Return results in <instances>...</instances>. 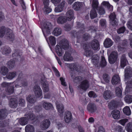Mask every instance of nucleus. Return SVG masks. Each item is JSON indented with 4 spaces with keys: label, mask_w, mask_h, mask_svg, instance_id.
<instances>
[{
    "label": "nucleus",
    "mask_w": 132,
    "mask_h": 132,
    "mask_svg": "<svg viewBox=\"0 0 132 132\" xmlns=\"http://www.w3.org/2000/svg\"><path fill=\"white\" fill-rule=\"evenodd\" d=\"M50 124V122L48 120H45L41 122L40 126L43 129L45 130L49 127Z\"/></svg>",
    "instance_id": "15"
},
{
    "label": "nucleus",
    "mask_w": 132,
    "mask_h": 132,
    "mask_svg": "<svg viewBox=\"0 0 132 132\" xmlns=\"http://www.w3.org/2000/svg\"><path fill=\"white\" fill-rule=\"evenodd\" d=\"M26 117L20 119L19 120V122L21 125H24L27 123L28 120H32L35 119V116L32 114H30L26 115Z\"/></svg>",
    "instance_id": "5"
},
{
    "label": "nucleus",
    "mask_w": 132,
    "mask_h": 132,
    "mask_svg": "<svg viewBox=\"0 0 132 132\" xmlns=\"http://www.w3.org/2000/svg\"><path fill=\"white\" fill-rule=\"evenodd\" d=\"M83 3H82L77 2L75 3L72 5V7L73 9L76 10H79L83 6Z\"/></svg>",
    "instance_id": "23"
},
{
    "label": "nucleus",
    "mask_w": 132,
    "mask_h": 132,
    "mask_svg": "<svg viewBox=\"0 0 132 132\" xmlns=\"http://www.w3.org/2000/svg\"><path fill=\"white\" fill-rule=\"evenodd\" d=\"M109 18L110 20V22L112 25H117V23L116 19V15L114 12L111 13Z\"/></svg>",
    "instance_id": "19"
},
{
    "label": "nucleus",
    "mask_w": 132,
    "mask_h": 132,
    "mask_svg": "<svg viewBox=\"0 0 132 132\" xmlns=\"http://www.w3.org/2000/svg\"><path fill=\"white\" fill-rule=\"evenodd\" d=\"M128 63L126 58V56L125 55H123L121 58L120 66L122 68H124Z\"/></svg>",
    "instance_id": "29"
},
{
    "label": "nucleus",
    "mask_w": 132,
    "mask_h": 132,
    "mask_svg": "<svg viewBox=\"0 0 132 132\" xmlns=\"http://www.w3.org/2000/svg\"><path fill=\"white\" fill-rule=\"evenodd\" d=\"M89 85L88 81L87 80H85L82 81L78 87V90L82 89L86 90L88 87Z\"/></svg>",
    "instance_id": "13"
},
{
    "label": "nucleus",
    "mask_w": 132,
    "mask_h": 132,
    "mask_svg": "<svg viewBox=\"0 0 132 132\" xmlns=\"http://www.w3.org/2000/svg\"><path fill=\"white\" fill-rule=\"evenodd\" d=\"M127 26L129 29L132 30V21H129L127 23Z\"/></svg>",
    "instance_id": "57"
},
{
    "label": "nucleus",
    "mask_w": 132,
    "mask_h": 132,
    "mask_svg": "<svg viewBox=\"0 0 132 132\" xmlns=\"http://www.w3.org/2000/svg\"><path fill=\"white\" fill-rule=\"evenodd\" d=\"M60 45H56L55 51L57 55L61 56L64 52V50L62 48L65 50L67 49L69 47V43L66 39H64L62 40Z\"/></svg>",
    "instance_id": "1"
},
{
    "label": "nucleus",
    "mask_w": 132,
    "mask_h": 132,
    "mask_svg": "<svg viewBox=\"0 0 132 132\" xmlns=\"http://www.w3.org/2000/svg\"><path fill=\"white\" fill-rule=\"evenodd\" d=\"M66 21V20L65 19L64 16H60L57 19V22L59 24H63Z\"/></svg>",
    "instance_id": "36"
},
{
    "label": "nucleus",
    "mask_w": 132,
    "mask_h": 132,
    "mask_svg": "<svg viewBox=\"0 0 132 132\" xmlns=\"http://www.w3.org/2000/svg\"><path fill=\"white\" fill-rule=\"evenodd\" d=\"M14 62L13 60H11L7 63L8 67L10 69L13 68L14 65Z\"/></svg>",
    "instance_id": "46"
},
{
    "label": "nucleus",
    "mask_w": 132,
    "mask_h": 132,
    "mask_svg": "<svg viewBox=\"0 0 132 132\" xmlns=\"http://www.w3.org/2000/svg\"><path fill=\"white\" fill-rule=\"evenodd\" d=\"M127 119H122L119 121V122L122 126L125 125V123L128 121Z\"/></svg>",
    "instance_id": "50"
},
{
    "label": "nucleus",
    "mask_w": 132,
    "mask_h": 132,
    "mask_svg": "<svg viewBox=\"0 0 132 132\" xmlns=\"http://www.w3.org/2000/svg\"><path fill=\"white\" fill-rule=\"evenodd\" d=\"M104 7H106L110 10V11L113 10V7L110 5L108 2L103 1L101 4V6L98 7L97 10L98 11L99 14L100 15H102L105 13V11Z\"/></svg>",
    "instance_id": "4"
},
{
    "label": "nucleus",
    "mask_w": 132,
    "mask_h": 132,
    "mask_svg": "<svg viewBox=\"0 0 132 132\" xmlns=\"http://www.w3.org/2000/svg\"><path fill=\"white\" fill-rule=\"evenodd\" d=\"M34 91L35 96L37 97H42V92L40 87L38 85L35 86L34 88Z\"/></svg>",
    "instance_id": "8"
},
{
    "label": "nucleus",
    "mask_w": 132,
    "mask_h": 132,
    "mask_svg": "<svg viewBox=\"0 0 132 132\" xmlns=\"http://www.w3.org/2000/svg\"><path fill=\"white\" fill-rule=\"evenodd\" d=\"M125 28L124 27H122L119 28L117 30V32L118 33L120 34L123 33L125 30Z\"/></svg>",
    "instance_id": "54"
},
{
    "label": "nucleus",
    "mask_w": 132,
    "mask_h": 132,
    "mask_svg": "<svg viewBox=\"0 0 132 132\" xmlns=\"http://www.w3.org/2000/svg\"><path fill=\"white\" fill-rule=\"evenodd\" d=\"M113 42L109 38L106 39L104 43V47L106 48H109L113 44Z\"/></svg>",
    "instance_id": "27"
},
{
    "label": "nucleus",
    "mask_w": 132,
    "mask_h": 132,
    "mask_svg": "<svg viewBox=\"0 0 132 132\" xmlns=\"http://www.w3.org/2000/svg\"><path fill=\"white\" fill-rule=\"evenodd\" d=\"M14 84L15 87L19 88L26 86L27 83L25 81L23 80L22 77H20V75H19L18 79L14 82Z\"/></svg>",
    "instance_id": "6"
},
{
    "label": "nucleus",
    "mask_w": 132,
    "mask_h": 132,
    "mask_svg": "<svg viewBox=\"0 0 132 132\" xmlns=\"http://www.w3.org/2000/svg\"><path fill=\"white\" fill-rule=\"evenodd\" d=\"M101 65L102 66H104L106 65V61L105 58L103 56L101 57Z\"/></svg>",
    "instance_id": "56"
},
{
    "label": "nucleus",
    "mask_w": 132,
    "mask_h": 132,
    "mask_svg": "<svg viewBox=\"0 0 132 132\" xmlns=\"http://www.w3.org/2000/svg\"><path fill=\"white\" fill-rule=\"evenodd\" d=\"M97 15V13L95 9H92L90 12V15L92 19H93L96 17Z\"/></svg>",
    "instance_id": "39"
},
{
    "label": "nucleus",
    "mask_w": 132,
    "mask_h": 132,
    "mask_svg": "<svg viewBox=\"0 0 132 132\" xmlns=\"http://www.w3.org/2000/svg\"><path fill=\"white\" fill-rule=\"evenodd\" d=\"M42 106L46 110H48L52 109V104L46 102H44Z\"/></svg>",
    "instance_id": "33"
},
{
    "label": "nucleus",
    "mask_w": 132,
    "mask_h": 132,
    "mask_svg": "<svg viewBox=\"0 0 132 132\" xmlns=\"http://www.w3.org/2000/svg\"><path fill=\"white\" fill-rule=\"evenodd\" d=\"M7 111L5 109L0 110V120L4 118L7 116Z\"/></svg>",
    "instance_id": "34"
},
{
    "label": "nucleus",
    "mask_w": 132,
    "mask_h": 132,
    "mask_svg": "<svg viewBox=\"0 0 132 132\" xmlns=\"http://www.w3.org/2000/svg\"><path fill=\"white\" fill-rule=\"evenodd\" d=\"M81 26H82V27H81V30L80 31H79L78 32H77L76 34L75 35H74L75 36L77 37V36L79 34L81 35V34H82L84 32V31L83 30L84 29L83 28V26L81 25Z\"/></svg>",
    "instance_id": "55"
},
{
    "label": "nucleus",
    "mask_w": 132,
    "mask_h": 132,
    "mask_svg": "<svg viewBox=\"0 0 132 132\" xmlns=\"http://www.w3.org/2000/svg\"><path fill=\"white\" fill-rule=\"evenodd\" d=\"M104 98L106 100L110 98L111 97L110 92L109 91H105L103 94Z\"/></svg>",
    "instance_id": "41"
},
{
    "label": "nucleus",
    "mask_w": 132,
    "mask_h": 132,
    "mask_svg": "<svg viewBox=\"0 0 132 132\" xmlns=\"http://www.w3.org/2000/svg\"><path fill=\"white\" fill-rule=\"evenodd\" d=\"M70 66L71 67V69H73V70H76V71H78L79 70H78V68H79V67L74 64H70Z\"/></svg>",
    "instance_id": "48"
},
{
    "label": "nucleus",
    "mask_w": 132,
    "mask_h": 132,
    "mask_svg": "<svg viewBox=\"0 0 132 132\" xmlns=\"http://www.w3.org/2000/svg\"><path fill=\"white\" fill-rule=\"evenodd\" d=\"M26 100L28 102V106L29 108L31 104L34 103L36 101L35 98L32 95L28 96L26 98Z\"/></svg>",
    "instance_id": "22"
},
{
    "label": "nucleus",
    "mask_w": 132,
    "mask_h": 132,
    "mask_svg": "<svg viewBox=\"0 0 132 132\" xmlns=\"http://www.w3.org/2000/svg\"><path fill=\"white\" fill-rule=\"evenodd\" d=\"M104 129L102 126H100L98 128L97 132H104Z\"/></svg>",
    "instance_id": "62"
},
{
    "label": "nucleus",
    "mask_w": 132,
    "mask_h": 132,
    "mask_svg": "<svg viewBox=\"0 0 132 132\" xmlns=\"http://www.w3.org/2000/svg\"><path fill=\"white\" fill-rule=\"evenodd\" d=\"M120 82V78L118 75H114L112 79L111 82L113 85H116L119 83Z\"/></svg>",
    "instance_id": "26"
},
{
    "label": "nucleus",
    "mask_w": 132,
    "mask_h": 132,
    "mask_svg": "<svg viewBox=\"0 0 132 132\" xmlns=\"http://www.w3.org/2000/svg\"><path fill=\"white\" fill-rule=\"evenodd\" d=\"M98 3V1L96 0H93L92 4V6L93 7V9H97Z\"/></svg>",
    "instance_id": "44"
},
{
    "label": "nucleus",
    "mask_w": 132,
    "mask_h": 132,
    "mask_svg": "<svg viewBox=\"0 0 132 132\" xmlns=\"http://www.w3.org/2000/svg\"><path fill=\"white\" fill-rule=\"evenodd\" d=\"M61 32L62 30L61 29L56 28L54 29L53 32V34L55 36H57L60 35Z\"/></svg>",
    "instance_id": "35"
},
{
    "label": "nucleus",
    "mask_w": 132,
    "mask_h": 132,
    "mask_svg": "<svg viewBox=\"0 0 132 132\" xmlns=\"http://www.w3.org/2000/svg\"><path fill=\"white\" fill-rule=\"evenodd\" d=\"M4 19V16L3 13L0 12V21H2Z\"/></svg>",
    "instance_id": "61"
},
{
    "label": "nucleus",
    "mask_w": 132,
    "mask_h": 132,
    "mask_svg": "<svg viewBox=\"0 0 132 132\" xmlns=\"http://www.w3.org/2000/svg\"><path fill=\"white\" fill-rule=\"evenodd\" d=\"M50 42L52 45H55L56 43V40L54 37L50 36L49 38Z\"/></svg>",
    "instance_id": "47"
},
{
    "label": "nucleus",
    "mask_w": 132,
    "mask_h": 132,
    "mask_svg": "<svg viewBox=\"0 0 132 132\" xmlns=\"http://www.w3.org/2000/svg\"><path fill=\"white\" fill-rule=\"evenodd\" d=\"M89 45L91 46L92 48L95 50L98 51L100 49V45L98 41L96 39L93 40L89 44Z\"/></svg>",
    "instance_id": "11"
},
{
    "label": "nucleus",
    "mask_w": 132,
    "mask_h": 132,
    "mask_svg": "<svg viewBox=\"0 0 132 132\" xmlns=\"http://www.w3.org/2000/svg\"><path fill=\"white\" fill-rule=\"evenodd\" d=\"M74 14L72 10H70L67 12L66 16L67 20L69 21H71L73 18Z\"/></svg>",
    "instance_id": "18"
},
{
    "label": "nucleus",
    "mask_w": 132,
    "mask_h": 132,
    "mask_svg": "<svg viewBox=\"0 0 132 132\" xmlns=\"http://www.w3.org/2000/svg\"><path fill=\"white\" fill-rule=\"evenodd\" d=\"M32 110H34L35 112H38L40 110V108L38 106H36L35 108H32Z\"/></svg>",
    "instance_id": "63"
},
{
    "label": "nucleus",
    "mask_w": 132,
    "mask_h": 132,
    "mask_svg": "<svg viewBox=\"0 0 132 132\" xmlns=\"http://www.w3.org/2000/svg\"><path fill=\"white\" fill-rule=\"evenodd\" d=\"M60 79L61 81L62 85L64 86H65L66 85L64 79L62 77L60 78Z\"/></svg>",
    "instance_id": "60"
},
{
    "label": "nucleus",
    "mask_w": 132,
    "mask_h": 132,
    "mask_svg": "<svg viewBox=\"0 0 132 132\" xmlns=\"http://www.w3.org/2000/svg\"><path fill=\"white\" fill-rule=\"evenodd\" d=\"M56 108L61 117H63L64 107L63 104L61 103L57 104Z\"/></svg>",
    "instance_id": "16"
},
{
    "label": "nucleus",
    "mask_w": 132,
    "mask_h": 132,
    "mask_svg": "<svg viewBox=\"0 0 132 132\" xmlns=\"http://www.w3.org/2000/svg\"><path fill=\"white\" fill-rule=\"evenodd\" d=\"M65 1L62 2L59 5L55 7L54 10L56 12H59L62 11L65 6Z\"/></svg>",
    "instance_id": "24"
},
{
    "label": "nucleus",
    "mask_w": 132,
    "mask_h": 132,
    "mask_svg": "<svg viewBox=\"0 0 132 132\" xmlns=\"http://www.w3.org/2000/svg\"><path fill=\"white\" fill-rule=\"evenodd\" d=\"M103 79L106 82L108 83L109 81L110 78L108 75L106 74H104L103 76Z\"/></svg>",
    "instance_id": "49"
},
{
    "label": "nucleus",
    "mask_w": 132,
    "mask_h": 132,
    "mask_svg": "<svg viewBox=\"0 0 132 132\" xmlns=\"http://www.w3.org/2000/svg\"><path fill=\"white\" fill-rule=\"evenodd\" d=\"M13 83H7L6 82H4L2 84V86L3 87H5L9 86V87L7 89V91L9 94H10L13 93L14 92L13 87L11 85Z\"/></svg>",
    "instance_id": "10"
},
{
    "label": "nucleus",
    "mask_w": 132,
    "mask_h": 132,
    "mask_svg": "<svg viewBox=\"0 0 132 132\" xmlns=\"http://www.w3.org/2000/svg\"><path fill=\"white\" fill-rule=\"evenodd\" d=\"M84 47L85 50L84 53L85 55L87 57L92 56L93 54V52L88 50L89 48H90L89 44H85L84 45Z\"/></svg>",
    "instance_id": "14"
},
{
    "label": "nucleus",
    "mask_w": 132,
    "mask_h": 132,
    "mask_svg": "<svg viewBox=\"0 0 132 132\" xmlns=\"http://www.w3.org/2000/svg\"><path fill=\"white\" fill-rule=\"evenodd\" d=\"M26 132H34L35 129L34 127L30 125H27L25 127Z\"/></svg>",
    "instance_id": "32"
},
{
    "label": "nucleus",
    "mask_w": 132,
    "mask_h": 132,
    "mask_svg": "<svg viewBox=\"0 0 132 132\" xmlns=\"http://www.w3.org/2000/svg\"><path fill=\"white\" fill-rule=\"evenodd\" d=\"M88 95L90 97H93L95 98L97 96V95L94 92L91 91L89 92L88 93Z\"/></svg>",
    "instance_id": "53"
},
{
    "label": "nucleus",
    "mask_w": 132,
    "mask_h": 132,
    "mask_svg": "<svg viewBox=\"0 0 132 132\" xmlns=\"http://www.w3.org/2000/svg\"><path fill=\"white\" fill-rule=\"evenodd\" d=\"M111 114L113 118L115 119H119L120 117V111L117 110H114L112 112Z\"/></svg>",
    "instance_id": "28"
},
{
    "label": "nucleus",
    "mask_w": 132,
    "mask_h": 132,
    "mask_svg": "<svg viewBox=\"0 0 132 132\" xmlns=\"http://www.w3.org/2000/svg\"><path fill=\"white\" fill-rule=\"evenodd\" d=\"M128 132H132V123H129L125 127Z\"/></svg>",
    "instance_id": "42"
},
{
    "label": "nucleus",
    "mask_w": 132,
    "mask_h": 132,
    "mask_svg": "<svg viewBox=\"0 0 132 132\" xmlns=\"http://www.w3.org/2000/svg\"><path fill=\"white\" fill-rule=\"evenodd\" d=\"M49 0H44V6H48L49 3Z\"/></svg>",
    "instance_id": "64"
},
{
    "label": "nucleus",
    "mask_w": 132,
    "mask_h": 132,
    "mask_svg": "<svg viewBox=\"0 0 132 132\" xmlns=\"http://www.w3.org/2000/svg\"><path fill=\"white\" fill-rule=\"evenodd\" d=\"M42 84L43 85V89L44 92H47L49 90L48 84L47 82L45 79H42L40 81Z\"/></svg>",
    "instance_id": "17"
},
{
    "label": "nucleus",
    "mask_w": 132,
    "mask_h": 132,
    "mask_svg": "<svg viewBox=\"0 0 132 132\" xmlns=\"http://www.w3.org/2000/svg\"><path fill=\"white\" fill-rule=\"evenodd\" d=\"M126 94L129 93L132 95H126L124 98V100L126 103L130 104L132 102V79L127 84L125 89Z\"/></svg>",
    "instance_id": "3"
},
{
    "label": "nucleus",
    "mask_w": 132,
    "mask_h": 132,
    "mask_svg": "<svg viewBox=\"0 0 132 132\" xmlns=\"http://www.w3.org/2000/svg\"><path fill=\"white\" fill-rule=\"evenodd\" d=\"M81 77H76L74 81L75 82H77L81 81Z\"/></svg>",
    "instance_id": "59"
},
{
    "label": "nucleus",
    "mask_w": 132,
    "mask_h": 132,
    "mask_svg": "<svg viewBox=\"0 0 132 132\" xmlns=\"http://www.w3.org/2000/svg\"><path fill=\"white\" fill-rule=\"evenodd\" d=\"M125 76L126 79H128L132 77V69L130 67L126 68L125 71Z\"/></svg>",
    "instance_id": "12"
},
{
    "label": "nucleus",
    "mask_w": 132,
    "mask_h": 132,
    "mask_svg": "<svg viewBox=\"0 0 132 132\" xmlns=\"http://www.w3.org/2000/svg\"><path fill=\"white\" fill-rule=\"evenodd\" d=\"M44 12L45 14H47L51 12L52 9L48 6H45L43 9Z\"/></svg>",
    "instance_id": "43"
},
{
    "label": "nucleus",
    "mask_w": 132,
    "mask_h": 132,
    "mask_svg": "<svg viewBox=\"0 0 132 132\" xmlns=\"http://www.w3.org/2000/svg\"><path fill=\"white\" fill-rule=\"evenodd\" d=\"M9 105L12 108H16L18 106V102L15 98H11L10 100Z\"/></svg>",
    "instance_id": "20"
},
{
    "label": "nucleus",
    "mask_w": 132,
    "mask_h": 132,
    "mask_svg": "<svg viewBox=\"0 0 132 132\" xmlns=\"http://www.w3.org/2000/svg\"><path fill=\"white\" fill-rule=\"evenodd\" d=\"M63 59L65 61H71L73 60V58L67 52H66L64 55Z\"/></svg>",
    "instance_id": "30"
},
{
    "label": "nucleus",
    "mask_w": 132,
    "mask_h": 132,
    "mask_svg": "<svg viewBox=\"0 0 132 132\" xmlns=\"http://www.w3.org/2000/svg\"><path fill=\"white\" fill-rule=\"evenodd\" d=\"M117 52H112L109 57V62L111 64H113L116 61L117 57Z\"/></svg>",
    "instance_id": "7"
},
{
    "label": "nucleus",
    "mask_w": 132,
    "mask_h": 132,
    "mask_svg": "<svg viewBox=\"0 0 132 132\" xmlns=\"http://www.w3.org/2000/svg\"><path fill=\"white\" fill-rule=\"evenodd\" d=\"M99 57L96 55H94L92 57V62L94 64H97L98 63Z\"/></svg>",
    "instance_id": "38"
},
{
    "label": "nucleus",
    "mask_w": 132,
    "mask_h": 132,
    "mask_svg": "<svg viewBox=\"0 0 132 132\" xmlns=\"http://www.w3.org/2000/svg\"><path fill=\"white\" fill-rule=\"evenodd\" d=\"M116 95L119 97H121L122 95V91L119 88H117L116 90Z\"/></svg>",
    "instance_id": "45"
},
{
    "label": "nucleus",
    "mask_w": 132,
    "mask_h": 132,
    "mask_svg": "<svg viewBox=\"0 0 132 132\" xmlns=\"http://www.w3.org/2000/svg\"><path fill=\"white\" fill-rule=\"evenodd\" d=\"M52 68L53 70L55 72L56 75L57 77H59L60 76L59 73L57 69L54 67H52Z\"/></svg>",
    "instance_id": "58"
},
{
    "label": "nucleus",
    "mask_w": 132,
    "mask_h": 132,
    "mask_svg": "<svg viewBox=\"0 0 132 132\" xmlns=\"http://www.w3.org/2000/svg\"><path fill=\"white\" fill-rule=\"evenodd\" d=\"M123 113L127 116L130 115L131 111L129 107L128 106H126L123 109Z\"/></svg>",
    "instance_id": "37"
},
{
    "label": "nucleus",
    "mask_w": 132,
    "mask_h": 132,
    "mask_svg": "<svg viewBox=\"0 0 132 132\" xmlns=\"http://www.w3.org/2000/svg\"><path fill=\"white\" fill-rule=\"evenodd\" d=\"M25 101L24 99L22 98L20 99L18 102V104L20 105L23 106H24Z\"/></svg>",
    "instance_id": "52"
},
{
    "label": "nucleus",
    "mask_w": 132,
    "mask_h": 132,
    "mask_svg": "<svg viewBox=\"0 0 132 132\" xmlns=\"http://www.w3.org/2000/svg\"><path fill=\"white\" fill-rule=\"evenodd\" d=\"M5 34L8 39L11 41L14 40V36L11 30L6 29L4 26L0 27V37H3Z\"/></svg>",
    "instance_id": "2"
},
{
    "label": "nucleus",
    "mask_w": 132,
    "mask_h": 132,
    "mask_svg": "<svg viewBox=\"0 0 132 132\" xmlns=\"http://www.w3.org/2000/svg\"><path fill=\"white\" fill-rule=\"evenodd\" d=\"M51 26L50 24L49 23L47 25L45 26L42 30L43 34L47 42H48V40L46 37L51 34L50 30V27Z\"/></svg>",
    "instance_id": "9"
},
{
    "label": "nucleus",
    "mask_w": 132,
    "mask_h": 132,
    "mask_svg": "<svg viewBox=\"0 0 132 132\" xmlns=\"http://www.w3.org/2000/svg\"><path fill=\"white\" fill-rule=\"evenodd\" d=\"M100 23L101 26L103 27L104 28L106 27V22L105 20L103 19H101L100 21Z\"/></svg>",
    "instance_id": "51"
},
{
    "label": "nucleus",
    "mask_w": 132,
    "mask_h": 132,
    "mask_svg": "<svg viewBox=\"0 0 132 132\" xmlns=\"http://www.w3.org/2000/svg\"><path fill=\"white\" fill-rule=\"evenodd\" d=\"M87 110L89 112H93L96 111V108L94 104L90 103L87 105Z\"/></svg>",
    "instance_id": "25"
},
{
    "label": "nucleus",
    "mask_w": 132,
    "mask_h": 132,
    "mask_svg": "<svg viewBox=\"0 0 132 132\" xmlns=\"http://www.w3.org/2000/svg\"><path fill=\"white\" fill-rule=\"evenodd\" d=\"M72 117V115L69 111L66 112L65 114L64 120L65 122L67 123L71 121Z\"/></svg>",
    "instance_id": "21"
},
{
    "label": "nucleus",
    "mask_w": 132,
    "mask_h": 132,
    "mask_svg": "<svg viewBox=\"0 0 132 132\" xmlns=\"http://www.w3.org/2000/svg\"><path fill=\"white\" fill-rule=\"evenodd\" d=\"M0 51L3 54L7 55L11 52V50L9 47L6 46L1 49Z\"/></svg>",
    "instance_id": "31"
},
{
    "label": "nucleus",
    "mask_w": 132,
    "mask_h": 132,
    "mask_svg": "<svg viewBox=\"0 0 132 132\" xmlns=\"http://www.w3.org/2000/svg\"><path fill=\"white\" fill-rule=\"evenodd\" d=\"M16 75V73L15 72L9 73L6 75V77L8 79H11L14 78Z\"/></svg>",
    "instance_id": "40"
}]
</instances>
